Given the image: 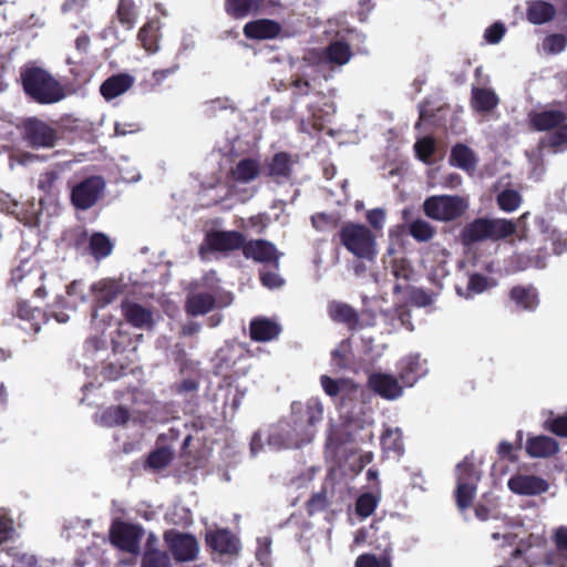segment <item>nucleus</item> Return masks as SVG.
Instances as JSON below:
<instances>
[{
  "instance_id": "obj_61",
  "label": "nucleus",
  "mask_w": 567,
  "mask_h": 567,
  "mask_svg": "<svg viewBox=\"0 0 567 567\" xmlns=\"http://www.w3.org/2000/svg\"><path fill=\"white\" fill-rule=\"evenodd\" d=\"M327 506V496L323 492L315 493L307 502V512L312 515L317 512L323 511Z\"/></svg>"
},
{
  "instance_id": "obj_3",
  "label": "nucleus",
  "mask_w": 567,
  "mask_h": 567,
  "mask_svg": "<svg viewBox=\"0 0 567 567\" xmlns=\"http://www.w3.org/2000/svg\"><path fill=\"white\" fill-rule=\"evenodd\" d=\"M338 236L341 245L357 258L369 261L375 259V236L365 225L347 221L341 226Z\"/></svg>"
},
{
  "instance_id": "obj_7",
  "label": "nucleus",
  "mask_w": 567,
  "mask_h": 567,
  "mask_svg": "<svg viewBox=\"0 0 567 567\" xmlns=\"http://www.w3.org/2000/svg\"><path fill=\"white\" fill-rule=\"evenodd\" d=\"M163 538L176 561L187 563L197 558L199 546L194 535L168 529L164 533Z\"/></svg>"
},
{
  "instance_id": "obj_39",
  "label": "nucleus",
  "mask_w": 567,
  "mask_h": 567,
  "mask_svg": "<svg viewBox=\"0 0 567 567\" xmlns=\"http://www.w3.org/2000/svg\"><path fill=\"white\" fill-rule=\"evenodd\" d=\"M477 485L472 483H456L455 502L461 512L466 511L473 504L476 495Z\"/></svg>"
},
{
  "instance_id": "obj_14",
  "label": "nucleus",
  "mask_w": 567,
  "mask_h": 567,
  "mask_svg": "<svg viewBox=\"0 0 567 567\" xmlns=\"http://www.w3.org/2000/svg\"><path fill=\"white\" fill-rule=\"evenodd\" d=\"M508 298L522 311L534 312L540 303L538 290L532 284L513 286Z\"/></svg>"
},
{
  "instance_id": "obj_16",
  "label": "nucleus",
  "mask_w": 567,
  "mask_h": 567,
  "mask_svg": "<svg viewBox=\"0 0 567 567\" xmlns=\"http://www.w3.org/2000/svg\"><path fill=\"white\" fill-rule=\"evenodd\" d=\"M207 546L219 554H236L239 550L238 538L228 529L210 530L205 537Z\"/></svg>"
},
{
  "instance_id": "obj_5",
  "label": "nucleus",
  "mask_w": 567,
  "mask_h": 567,
  "mask_svg": "<svg viewBox=\"0 0 567 567\" xmlns=\"http://www.w3.org/2000/svg\"><path fill=\"white\" fill-rule=\"evenodd\" d=\"M105 179L100 175L83 178L71 189V203L80 210L92 208L104 195Z\"/></svg>"
},
{
  "instance_id": "obj_37",
  "label": "nucleus",
  "mask_w": 567,
  "mask_h": 567,
  "mask_svg": "<svg viewBox=\"0 0 567 567\" xmlns=\"http://www.w3.org/2000/svg\"><path fill=\"white\" fill-rule=\"evenodd\" d=\"M420 120L424 121L425 124L440 125L443 123L447 109L444 104L434 105L427 101L424 104L419 105Z\"/></svg>"
},
{
  "instance_id": "obj_27",
  "label": "nucleus",
  "mask_w": 567,
  "mask_h": 567,
  "mask_svg": "<svg viewBox=\"0 0 567 567\" xmlns=\"http://www.w3.org/2000/svg\"><path fill=\"white\" fill-rule=\"evenodd\" d=\"M472 106L480 113L492 112L499 103V97L494 90L489 87H472Z\"/></svg>"
},
{
  "instance_id": "obj_10",
  "label": "nucleus",
  "mask_w": 567,
  "mask_h": 567,
  "mask_svg": "<svg viewBox=\"0 0 567 567\" xmlns=\"http://www.w3.org/2000/svg\"><path fill=\"white\" fill-rule=\"evenodd\" d=\"M121 312L124 320L136 329H151L154 324L151 309L125 298L121 301Z\"/></svg>"
},
{
  "instance_id": "obj_32",
  "label": "nucleus",
  "mask_w": 567,
  "mask_h": 567,
  "mask_svg": "<svg viewBox=\"0 0 567 567\" xmlns=\"http://www.w3.org/2000/svg\"><path fill=\"white\" fill-rule=\"evenodd\" d=\"M451 165L471 172L476 167V156L466 144H455L450 155Z\"/></svg>"
},
{
  "instance_id": "obj_17",
  "label": "nucleus",
  "mask_w": 567,
  "mask_h": 567,
  "mask_svg": "<svg viewBox=\"0 0 567 567\" xmlns=\"http://www.w3.org/2000/svg\"><path fill=\"white\" fill-rule=\"evenodd\" d=\"M507 486L518 495H539L548 489V483L535 475H515L508 480Z\"/></svg>"
},
{
  "instance_id": "obj_20",
  "label": "nucleus",
  "mask_w": 567,
  "mask_h": 567,
  "mask_svg": "<svg viewBox=\"0 0 567 567\" xmlns=\"http://www.w3.org/2000/svg\"><path fill=\"white\" fill-rule=\"evenodd\" d=\"M262 168V175L271 177L277 182L289 179L292 173L291 156L287 153H277L269 162H266Z\"/></svg>"
},
{
  "instance_id": "obj_64",
  "label": "nucleus",
  "mask_w": 567,
  "mask_h": 567,
  "mask_svg": "<svg viewBox=\"0 0 567 567\" xmlns=\"http://www.w3.org/2000/svg\"><path fill=\"white\" fill-rule=\"evenodd\" d=\"M260 281L261 284L270 289L279 288L284 285V279L274 271H261L260 272Z\"/></svg>"
},
{
  "instance_id": "obj_8",
  "label": "nucleus",
  "mask_w": 567,
  "mask_h": 567,
  "mask_svg": "<svg viewBox=\"0 0 567 567\" xmlns=\"http://www.w3.org/2000/svg\"><path fill=\"white\" fill-rule=\"evenodd\" d=\"M243 255L246 259H251L255 262L271 264L276 269L279 268L281 252L266 239H245Z\"/></svg>"
},
{
  "instance_id": "obj_25",
  "label": "nucleus",
  "mask_w": 567,
  "mask_h": 567,
  "mask_svg": "<svg viewBox=\"0 0 567 567\" xmlns=\"http://www.w3.org/2000/svg\"><path fill=\"white\" fill-rule=\"evenodd\" d=\"M460 239L464 246L488 240L487 218L478 217L466 224L460 233Z\"/></svg>"
},
{
  "instance_id": "obj_51",
  "label": "nucleus",
  "mask_w": 567,
  "mask_h": 567,
  "mask_svg": "<svg viewBox=\"0 0 567 567\" xmlns=\"http://www.w3.org/2000/svg\"><path fill=\"white\" fill-rule=\"evenodd\" d=\"M520 202V195L514 189H505L497 195V205L504 212L516 210Z\"/></svg>"
},
{
  "instance_id": "obj_55",
  "label": "nucleus",
  "mask_w": 567,
  "mask_h": 567,
  "mask_svg": "<svg viewBox=\"0 0 567 567\" xmlns=\"http://www.w3.org/2000/svg\"><path fill=\"white\" fill-rule=\"evenodd\" d=\"M320 383H321L323 391L329 396H337L343 390V388L348 385L347 380H344V379L336 380L328 375H321Z\"/></svg>"
},
{
  "instance_id": "obj_1",
  "label": "nucleus",
  "mask_w": 567,
  "mask_h": 567,
  "mask_svg": "<svg viewBox=\"0 0 567 567\" xmlns=\"http://www.w3.org/2000/svg\"><path fill=\"white\" fill-rule=\"evenodd\" d=\"M251 357V351L244 343H225L215 354L214 373L230 384L247 374Z\"/></svg>"
},
{
  "instance_id": "obj_18",
  "label": "nucleus",
  "mask_w": 567,
  "mask_h": 567,
  "mask_svg": "<svg viewBox=\"0 0 567 567\" xmlns=\"http://www.w3.org/2000/svg\"><path fill=\"white\" fill-rule=\"evenodd\" d=\"M281 326L267 317H255L249 323V337L256 342H269L279 337Z\"/></svg>"
},
{
  "instance_id": "obj_35",
  "label": "nucleus",
  "mask_w": 567,
  "mask_h": 567,
  "mask_svg": "<svg viewBox=\"0 0 567 567\" xmlns=\"http://www.w3.org/2000/svg\"><path fill=\"white\" fill-rule=\"evenodd\" d=\"M350 58L351 51L349 45L342 41H336L324 50L322 62L343 65L349 62Z\"/></svg>"
},
{
  "instance_id": "obj_21",
  "label": "nucleus",
  "mask_w": 567,
  "mask_h": 567,
  "mask_svg": "<svg viewBox=\"0 0 567 567\" xmlns=\"http://www.w3.org/2000/svg\"><path fill=\"white\" fill-rule=\"evenodd\" d=\"M135 83V78L127 73H118L106 79L100 92L106 101H111L127 92Z\"/></svg>"
},
{
  "instance_id": "obj_40",
  "label": "nucleus",
  "mask_w": 567,
  "mask_h": 567,
  "mask_svg": "<svg viewBox=\"0 0 567 567\" xmlns=\"http://www.w3.org/2000/svg\"><path fill=\"white\" fill-rule=\"evenodd\" d=\"M113 249L110 238L103 233H94L90 237V252L95 259L107 257Z\"/></svg>"
},
{
  "instance_id": "obj_30",
  "label": "nucleus",
  "mask_w": 567,
  "mask_h": 567,
  "mask_svg": "<svg viewBox=\"0 0 567 567\" xmlns=\"http://www.w3.org/2000/svg\"><path fill=\"white\" fill-rule=\"evenodd\" d=\"M260 175L262 168L254 158H243L230 169L231 178L239 183H249Z\"/></svg>"
},
{
  "instance_id": "obj_44",
  "label": "nucleus",
  "mask_w": 567,
  "mask_h": 567,
  "mask_svg": "<svg viewBox=\"0 0 567 567\" xmlns=\"http://www.w3.org/2000/svg\"><path fill=\"white\" fill-rule=\"evenodd\" d=\"M409 234L420 243L431 240L435 235V228L426 220L417 218L410 223Z\"/></svg>"
},
{
  "instance_id": "obj_60",
  "label": "nucleus",
  "mask_w": 567,
  "mask_h": 567,
  "mask_svg": "<svg viewBox=\"0 0 567 567\" xmlns=\"http://www.w3.org/2000/svg\"><path fill=\"white\" fill-rule=\"evenodd\" d=\"M322 109L316 110L313 106L310 107V112L312 117L315 118L313 126H319L320 121H324L327 117L332 115L336 111L334 105L330 102L324 101L322 103Z\"/></svg>"
},
{
  "instance_id": "obj_52",
  "label": "nucleus",
  "mask_w": 567,
  "mask_h": 567,
  "mask_svg": "<svg viewBox=\"0 0 567 567\" xmlns=\"http://www.w3.org/2000/svg\"><path fill=\"white\" fill-rule=\"evenodd\" d=\"M378 506L377 497L371 493H363L357 498L355 502V513L362 517L367 518L375 511Z\"/></svg>"
},
{
  "instance_id": "obj_22",
  "label": "nucleus",
  "mask_w": 567,
  "mask_h": 567,
  "mask_svg": "<svg viewBox=\"0 0 567 567\" xmlns=\"http://www.w3.org/2000/svg\"><path fill=\"white\" fill-rule=\"evenodd\" d=\"M281 27L278 22L269 19H260L247 23L244 33L249 39L268 40L279 35Z\"/></svg>"
},
{
  "instance_id": "obj_31",
  "label": "nucleus",
  "mask_w": 567,
  "mask_h": 567,
  "mask_svg": "<svg viewBox=\"0 0 567 567\" xmlns=\"http://www.w3.org/2000/svg\"><path fill=\"white\" fill-rule=\"evenodd\" d=\"M556 14V9L553 4L535 0L527 4L526 16L527 20L533 24H544L553 20Z\"/></svg>"
},
{
  "instance_id": "obj_13",
  "label": "nucleus",
  "mask_w": 567,
  "mask_h": 567,
  "mask_svg": "<svg viewBox=\"0 0 567 567\" xmlns=\"http://www.w3.org/2000/svg\"><path fill=\"white\" fill-rule=\"evenodd\" d=\"M399 379L391 374L374 372L368 379L369 388L386 400H395L403 393V388L399 383Z\"/></svg>"
},
{
  "instance_id": "obj_50",
  "label": "nucleus",
  "mask_w": 567,
  "mask_h": 567,
  "mask_svg": "<svg viewBox=\"0 0 567 567\" xmlns=\"http://www.w3.org/2000/svg\"><path fill=\"white\" fill-rule=\"evenodd\" d=\"M157 25L154 22L146 23L138 32V40L148 52L157 50Z\"/></svg>"
},
{
  "instance_id": "obj_24",
  "label": "nucleus",
  "mask_w": 567,
  "mask_h": 567,
  "mask_svg": "<svg viewBox=\"0 0 567 567\" xmlns=\"http://www.w3.org/2000/svg\"><path fill=\"white\" fill-rule=\"evenodd\" d=\"M216 305V298L210 292H192L187 296L185 311L188 316L197 317L210 312Z\"/></svg>"
},
{
  "instance_id": "obj_38",
  "label": "nucleus",
  "mask_w": 567,
  "mask_h": 567,
  "mask_svg": "<svg viewBox=\"0 0 567 567\" xmlns=\"http://www.w3.org/2000/svg\"><path fill=\"white\" fill-rule=\"evenodd\" d=\"M264 0H227L226 10L235 18H244L259 10Z\"/></svg>"
},
{
  "instance_id": "obj_57",
  "label": "nucleus",
  "mask_w": 567,
  "mask_h": 567,
  "mask_svg": "<svg viewBox=\"0 0 567 567\" xmlns=\"http://www.w3.org/2000/svg\"><path fill=\"white\" fill-rule=\"evenodd\" d=\"M322 405L319 402H308L305 409V423L308 426H313L322 420Z\"/></svg>"
},
{
  "instance_id": "obj_48",
  "label": "nucleus",
  "mask_w": 567,
  "mask_h": 567,
  "mask_svg": "<svg viewBox=\"0 0 567 567\" xmlns=\"http://www.w3.org/2000/svg\"><path fill=\"white\" fill-rule=\"evenodd\" d=\"M120 22L126 28L132 29L135 24L137 10L133 0H120L117 7Z\"/></svg>"
},
{
  "instance_id": "obj_15",
  "label": "nucleus",
  "mask_w": 567,
  "mask_h": 567,
  "mask_svg": "<svg viewBox=\"0 0 567 567\" xmlns=\"http://www.w3.org/2000/svg\"><path fill=\"white\" fill-rule=\"evenodd\" d=\"M328 315L332 321L346 324L351 331L363 328L358 311L346 302L336 300L329 302Z\"/></svg>"
},
{
  "instance_id": "obj_56",
  "label": "nucleus",
  "mask_w": 567,
  "mask_h": 567,
  "mask_svg": "<svg viewBox=\"0 0 567 567\" xmlns=\"http://www.w3.org/2000/svg\"><path fill=\"white\" fill-rule=\"evenodd\" d=\"M545 427L557 436L567 437V415H557L546 420Z\"/></svg>"
},
{
  "instance_id": "obj_45",
  "label": "nucleus",
  "mask_w": 567,
  "mask_h": 567,
  "mask_svg": "<svg viewBox=\"0 0 567 567\" xmlns=\"http://www.w3.org/2000/svg\"><path fill=\"white\" fill-rule=\"evenodd\" d=\"M141 567H173L171 557L159 549H146L142 556Z\"/></svg>"
},
{
  "instance_id": "obj_43",
  "label": "nucleus",
  "mask_w": 567,
  "mask_h": 567,
  "mask_svg": "<svg viewBox=\"0 0 567 567\" xmlns=\"http://www.w3.org/2000/svg\"><path fill=\"white\" fill-rule=\"evenodd\" d=\"M553 542L556 547L553 559L561 561L560 567H567V526H559L554 530Z\"/></svg>"
},
{
  "instance_id": "obj_62",
  "label": "nucleus",
  "mask_w": 567,
  "mask_h": 567,
  "mask_svg": "<svg viewBox=\"0 0 567 567\" xmlns=\"http://www.w3.org/2000/svg\"><path fill=\"white\" fill-rule=\"evenodd\" d=\"M505 30L504 24L496 22L485 30L484 38L488 43L496 44L504 37Z\"/></svg>"
},
{
  "instance_id": "obj_47",
  "label": "nucleus",
  "mask_w": 567,
  "mask_h": 567,
  "mask_svg": "<svg viewBox=\"0 0 567 567\" xmlns=\"http://www.w3.org/2000/svg\"><path fill=\"white\" fill-rule=\"evenodd\" d=\"M456 483H472L477 485L480 474L475 470V465L467 457L456 465Z\"/></svg>"
},
{
  "instance_id": "obj_63",
  "label": "nucleus",
  "mask_w": 567,
  "mask_h": 567,
  "mask_svg": "<svg viewBox=\"0 0 567 567\" xmlns=\"http://www.w3.org/2000/svg\"><path fill=\"white\" fill-rule=\"evenodd\" d=\"M367 220L372 228L380 230L385 221V212L382 208H374L367 212Z\"/></svg>"
},
{
  "instance_id": "obj_6",
  "label": "nucleus",
  "mask_w": 567,
  "mask_h": 567,
  "mask_svg": "<svg viewBox=\"0 0 567 567\" xmlns=\"http://www.w3.org/2000/svg\"><path fill=\"white\" fill-rule=\"evenodd\" d=\"M144 529L137 524L115 520L110 528V540L113 546L128 554H137Z\"/></svg>"
},
{
  "instance_id": "obj_19",
  "label": "nucleus",
  "mask_w": 567,
  "mask_h": 567,
  "mask_svg": "<svg viewBox=\"0 0 567 567\" xmlns=\"http://www.w3.org/2000/svg\"><path fill=\"white\" fill-rule=\"evenodd\" d=\"M424 374L425 369L419 354L406 355L398 363V379L405 386H413Z\"/></svg>"
},
{
  "instance_id": "obj_53",
  "label": "nucleus",
  "mask_w": 567,
  "mask_h": 567,
  "mask_svg": "<svg viewBox=\"0 0 567 567\" xmlns=\"http://www.w3.org/2000/svg\"><path fill=\"white\" fill-rule=\"evenodd\" d=\"M355 567H392L391 559L386 555L380 557L373 554H362L355 559Z\"/></svg>"
},
{
  "instance_id": "obj_36",
  "label": "nucleus",
  "mask_w": 567,
  "mask_h": 567,
  "mask_svg": "<svg viewBox=\"0 0 567 567\" xmlns=\"http://www.w3.org/2000/svg\"><path fill=\"white\" fill-rule=\"evenodd\" d=\"M567 144H538V147L535 151L526 152V155L529 157V161L534 164L533 174L542 175L544 172L543 167V155L545 152L557 153L561 152L566 148Z\"/></svg>"
},
{
  "instance_id": "obj_2",
  "label": "nucleus",
  "mask_w": 567,
  "mask_h": 567,
  "mask_svg": "<svg viewBox=\"0 0 567 567\" xmlns=\"http://www.w3.org/2000/svg\"><path fill=\"white\" fill-rule=\"evenodd\" d=\"M21 78L27 94L39 103L51 104L65 96L62 85L41 68H29Z\"/></svg>"
},
{
  "instance_id": "obj_49",
  "label": "nucleus",
  "mask_w": 567,
  "mask_h": 567,
  "mask_svg": "<svg viewBox=\"0 0 567 567\" xmlns=\"http://www.w3.org/2000/svg\"><path fill=\"white\" fill-rule=\"evenodd\" d=\"M487 278L481 274H472L468 278V282L465 292H462L461 288H457V293L465 297L466 299L472 298L474 295L484 292L487 289Z\"/></svg>"
},
{
  "instance_id": "obj_34",
  "label": "nucleus",
  "mask_w": 567,
  "mask_h": 567,
  "mask_svg": "<svg viewBox=\"0 0 567 567\" xmlns=\"http://www.w3.org/2000/svg\"><path fill=\"white\" fill-rule=\"evenodd\" d=\"M488 240L498 241L516 231V224L505 218H487Z\"/></svg>"
},
{
  "instance_id": "obj_11",
  "label": "nucleus",
  "mask_w": 567,
  "mask_h": 567,
  "mask_svg": "<svg viewBox=\"0 0 567 567\" xmlns=\"http://www.w3.org/2000/svg\"><path fill=\"white\" fill-rule=\"evenodd\" d=\"M124 285L115 279L105 278L91 285V292L94 299V309H103L112 303L121 293Z\"/></svg>"
},
{
  "instance_id": "obj_12",
  "label": "nucleus",
  "mask_w": 567,
  "mask_h": 567,
  "mask_svg": "<svg viewBox=\"0 0 567 567\" xmlns=\"http://www.w3.org/2000/svg\"><path fill=\"white\" fill-rule=\"evenodd\" d=\"M269 444L278 449L299 447L303 439L298 432V421L293 424L290 422H279L269 435Z\"/></svg>"
},
{
  "instance_id": "obj_33",
  "label": "nucleus",
  "mask_w": 567,
  "mask_h": 567,
  "mask_svg": "<svg viewBox=\"0 0 567 567\" xmlns=\"http://www.w3.org/2000/svg\"><path fill=\"white\" fill-rule=\"evenodd\" d=\"M45 277V274L41 271L40 269L25 271L23 266H19L12 271V281L14 285L23 284L25 280L28 284H31L33 281H40L42 282ZM47 289L43 284L38 286L34 289L33 295L38 298H44L47 297Z\"/></svg>"
},
{
  "instance_id": "obj_41",
  "label": "nucleus",
  "mask_w": 567,
  "mask_h": 567,
  "mask_svg": "<svg viewBox=\"0 0 567 567\" xmlns=\"http://www.w3.org/2000/svg\"><path fill=\"white\" fill-rule=\"evenodd\" d=\"M382 449L386 452H393L401 455L404 452L402 434L399 429H386L380 439Z\"/></svg>"
},
{
  "instance_id": "obj_4",
  "label": "nucleus",
  "mask_w": 567,
  "mask_h": 567,
  "mask_svg": "<svg viewBox=\"0 0 567 567\" xmlns=\"http://www.w3.org/2000/svg\"><path fill=\"white\" fill-rule=\"evenodd\" d=\"M467 209L466 202L454 195L431 196L424 200V214L439 221H452L460 218Z\"/></svg>"
},
{
  "instance_id": "obj_23",
  "label": "nucleus",
  "mask_w": 567,
  "mask_h": 567,
  "mask_svg": "<svg viewBox=\"0 0 567 567\" xmlns=\"http://www.w3.org/2000/svg\"><path fill=\"white\" fill-rule=\"evenodd\" d=\"M528 120L534 130L543 132L561 125L566 116L558 110H544L529 113Z\"/></svg>"
},
{
  "instance_id": "obj_59",
  "label": "nucleus",
  "mask_w": 567,
  "mask_h": 567,
  "mask_svg": "<svg viewBox=\"0 0 567 567\" xmlns=\"http://www.w3.org/2000/svg\"><path fill=\"white\" fill-rule=\"evenodd\" d=\"M312 226L318 230H324L327 227L334 228L338 225V219L326 213H317L311 216Z\"/></svg>"
},
{
  "instance_id": "obj_54",
  "label": "nucleus",
  "mask_w": 567,
  "mask_h": 567,
  "mask_svg": "<svg viewBox=\"0 0 567 567\" xmlns=\"http://www.w3.org/2000/svg\"><path fill=\"white\" fill-rule=\"evenodd\" d=\"M567 47V38L563 34H550L543 41V50L548 54H558Z\"/></svg>"
},
{
  "instance_id": "obj_58",
  "label": "nucleus",
  "mask_w": 567,
  "mask_h": 567,
  "mask_svg": "<svg viewBox=\"0 0 567 567\" xmlns=\"http://www.w3.org/2000/svg\"><path fill=\"white\" fill-rule=\"evenodd\" d=\"M416 157L425 164L435 162L434 155L437 151V144H414Z\"/></svg>"
},
{
  "instance_id": "obj_46",
  "label": "nucleus",
  "mask_w": 567,
  "mask_h": 567,
  "mask_svg": "<svg viewBox=\"0 0 567 567\" xmlns=\"http://www.w3.org/2000/svg\"><path fill=\"white\" fill-rule=\"evenodd\" d=\"M102 419L109 426H120L128 422L130 412L123 405L111 406L104 411Z\"/></svg>"
},
{
  "instance_id": "obj_29",
  "label": "nucleus",
  "mask_w": 567,
  "mask_h": 567,
  "mask_svg": "<svg viewBox=\"0 0 567 567\" xmlns=\"http://www.w3.org/2000/svg\"><path fill=\"white\" fill-rule=\"evenodd\" d=\"M558 449L556 440L546 435L529 437L526 442V452L533 457L551 456Z\"/></svg>"
},
{
  "instance_id": "obj_42",
  "label": "nucleus",
  "mask_w": 567,
  "mask_h": 567,
  "mask_svg": "<svg viewBox=\"0 0 567 567\" xmlns=\"http://www.w3.org/2000/svg\"><path fill=\"white\" fill-rule=\"evenodd\" d=\"M173 452L167 446H162L152 451L147 458L145 466L155 471L165 468L173 461Z\"/></svg>"
},
{
  "instance_id": "obj_28",
  "label": "nucleus",
  "mask_w": 567,
  "mask_h": 567,
  "mask_svg": "<svg viewBox=\"0 0 567 567\" xmlns=\"http://www.w3.org/2000/svg\"><path fill=\"white\" fill-rule=\"evenodd\" d=\"M24 137L28 142H53L54 130L43 121L29 118L23 125Z\"/></svg>"
},
{
  "instance_id": "obj_9",
  "label": "nucleus",
  "mask_w": 567,
  "mask_h": 567,
  "mask_svg": "<svg viewBox=\"0 0 567 567\" xmlns=\"http://www.w3.org/2000/svg\"><path fill=\"white\" fill-rule=\"evenodd\" d=\"M245 235L237 230H212L206 234L205 243L210 251L227 252L241 249Z\"/></svg>"
},
{
  "instance_id": "obj_26",
  "label": "nucleus",
  "mask_w": 567,
  "mask_h": 567,
  "mask_svg": "<svg viewBox=\"0 0 567 567\" xmlns=\"http://www.w3.org/2000/svg\"><path fill=\"white\" fill-rule=\"evenodd\" d=\"M14 315L19 319L28 321L30 323V329L34 333L39 332L41 329L40 319H42L43 322H48V313L40 308L31 307L27 300L17 301Z\"/></svg>"
}]
</instances>
